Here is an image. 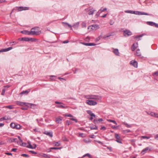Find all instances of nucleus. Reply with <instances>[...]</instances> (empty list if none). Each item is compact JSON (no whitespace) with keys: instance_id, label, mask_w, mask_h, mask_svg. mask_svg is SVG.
Masks as SVG:
<instances>
[{"instance_id":"nucleus-1","label":"nucleus","mask_w":158,"mask_h":158,"mask_svg":"<svg viewBox=\"0 0 158 158\" xmlns=\"http://www.w3.org/2000/svg\"><path fill=\"white\" fill-rule=\"evenodd\" d=\"M85 98L88 99H92L97 100H99L101 99V98L100 96L94 95H85Z\"/></svg>"},{"instance_id":"nucleus-2","label":"nucleus","mask_w":158,"mask_h":158,"mask_svg":"<svg viewBox=\"0 0 158 158\" xmlns=\"http://www.w3.org/2000/svg\"><path fill=\"white\" fill-rule=\"evenodd\" d=\"M39 27H36L31 28V30L30 33L31 35H38L40 34V32L38 31Z\"/></svg>"},{"instance_id":"nucleus-3","label":"nucleus","mask_w":158,"mask_h":158,"mask_svg":"<svg viewBox=\"0 0 158 158\" xmlns=\"http://www.w3.org/2000/svg\"><path fill=\"white\" fill-rule=\"evenodd\" d=\"M18 40L20 41H34L36 39L32 38L22 37L19 38Z\"/></svg>"},{"instance_id":"nucleus-4","label":"nucleus","mask_w":158,"mask_h":158,"mask_svg":"<svg viewBox=\"0 0 158 158\" xmlns=\"http://www.w3.org/2000/svg\"><path fill=\"white\" fill-rule=\"evenodd\" d=\"M86 103L90 106H95L97 104V102L92 100H87L86 101Z\"/></svg>"},{"instance_id":"nucleus-5","label":"nucleus","mask_w":158,"mask_h":158,"mask_svg":"<svg viewBox=\"0 0 158 158\" xmlns=\"http://www.w3.org/2000/svg\"><path fill=\"white\" fill-rule=\"evenodd\" d=\"M99 27L96 24H94L92 26H89L88 27V29H90L89 31H91L92 30H96L97 29H98Z\"/></svg>"},{"instance_id":"nucleus-6","label":"nucleus","mask_w":158,"mask_h":158,"mask_svg":"<svg viewBox=\"0 0 158 158\" xmlns=\"http://www.w3.org/2000/svg\"><path fill=\"white\" fill-rule=\"evenodd\" d=\"M55 103L56 104H59L56 105V107L57 108H65V107L63 105V103L61 102L58 101H56L55 102Z\"/></svg>"},{"instance_id":"nucleus-7","label":"nucleus","mask_w":158,"mask_h":158,"mask_svg":"<svg viewBox=\"0 0 158 158\" xmlns=\"http://www.w3.org/2000/svg\"><path fill=\"white\" fill-rule=\"evenodd\" d=\"M133 14H135L138 15H149L148 13H146L144 12H140L139 11H134Z\"/></svg>"},{"instance_id":"nucleus-8","label":"nucleus","mask_w":158,"mask_h":158,"mask_svg":"<svg viewBox=\"0 0 158 158\" xmlns=\"http://www.w3.org/2000/svg\"><path fill=\"white\" fill-rule=\"evenodd\" d=\"M124 35L125 36H130L132 35L131 32L128 30H126L124 31Z\"/></svg>"},{"instance_id":"nucleus-9","label":"nucleus","mask_w":158,"mask_h":158,"mask_svg":"<svg viewBox=\"0 0 158 158\" xmlns=\"http://www.w3.org/2000/svg\"><path fill=\"white\" fill-rule=\"evenodd\" d=\"M115 137L116 139V141L117 142L120 143H122L121 140L118 134H115Z\"/></svg>"},{"instance_id":"nucleus-10","label":"nucleus","mask_w":158,"mask_h":158,"mask_svg":"<svg viewBox=\"0 0 158 158\" xmlns=\"http://www.w3.org/2000/svg\"><path fill=\"white\" fill-rule=\"evenodd\" d=\"M96 10L93 8L90 9L88 11V14L89 15H92Z\"/></svg>"},{"instance_id":"nucleus-11","label":"nucleus","mask_w":158,"mask_h":158,"mask_svg":"<svg viewBox=\"0 0 158 158\" xmlns=\"http://www.w3.org/2000/svg\"><path fill=\"white\" fill-rule=\"evenodd\" d=\"M151 150V149L149 147H147L142 150L141 152L142 155H144L145 153L148 151H149Z\"/></svg>"},{"instance_id":"nucleus-12","label":"nucleus","mask_w":158,"mask_h":158,"mask_svg":"<svg viewBox=\"0 0 158 158\" xmlns=\"http://www.w3.org/2000/svg\"><path fill=\"white\" fill-rule=\"evenodd\" d=\"M130 64L135 68H137L138 66V63L137 62L134 60L131 61L130 62Z\"/></svg>"},{"instance_id":"nucleus-13","label":"nucleus","mask_w":158,"mask_h":158,"mask_svg":"<svg viewBox=\"0 0 158 158\" xmlns=\"http://www.w3.org/2000/svg\"><path fill=\"white\" fill-rule=\"evenodd\" d=\"M17 140V138H11L8 139L7 141L8 143H11L13 142H16V140Z\"/></svg>"},{"instance_id":"nucleus-14","label":"nucleus","mask_w":158,"mask_h":158,"mask_svg":"<svg viewBox=\"0 0 158 158\" xmlns=\"http://www.w3.org/2000/svg\"><path fill=\"white\" fill-rule=\"evenodd\" d=\"M138 47V44L137 43L133 44L132 46L131 50L132 51H134Z\"/></svg>"},{"instance_id":"nucleus-15","label":"nucleus","mask_w":158,"mask_h":158,"mask_svg":"<svg viewBox=\"0 0 158 158\" xmlns=\"http://www.w3.org/2000/svg\"><path fill=\"white\" fill-rule=\"evenodd\" d=\"M12 47H9L0 50V52H6L12 49Z\"/></svg>"},{"instance_id":"nucleus-16","label":"nucleus","mask_w":158,"mask_h":158,"mask_svg":"<svg viewBox=\"0 0 158 158\" xmlns=\"http://www.w3.org/2000/svg\"><path fill=\"white\" fill-rule=\"evenodd\" d=\"M44 134L49 136L51 137H52L53 136V132H49L45 131L44 132Z\"/></svg>"},{"instance_id":"nucleus-17","label":"nucleus","mask_w":158,"mask_h":158,"mask_svg":"<svg viewBox=\"0 0 158 158\" xmlns=\"http://www.w3.org/2000/svg\"><path fill=\"white\" fill-rule=\"evenodd\" d=\"M29 9V8L28 7H18V10L19 11H20L23 10H28Z\"/></svg>"},{"instance_id":"nucleus-18","label":"nucleus","mask_w":158,"mask_h":158,"mask_svg":"<svg viewBox=\"0 0 158 158\" xmlns=\"http://www.w3.org/2000/svg\"><path fill=\"white\" fill-rule=\"evenodd\" d=\"M147 114L152 116L154 117L155 118L157 117V114L154 113L153 112H148Z\"/></svg>"},{"instance_id":"nucleus-19","label":"nucleus","mask_w":158,"mask_h":158,"mask_svg":"<svg viewBox=\"0 0 158 158\" xmlns=\"http://www.w3.org/2000/svg\"><path fill=\"white\" fill-rule=\"evenodd\" d=\"M71 120L77 123V121L76 119L75 118V117H74L72 115L70 114V120ZM71 123V122L70 121V124Z\"/></svg>"},{"instance_id":"nucleus-20","label":"nucleus","mask_w":158,"mask_h":158,"mask_svg":"<svg viewBox=\"0 0 158 158\" xmlns=\"http://www.w3.org/2000/svg\"><path fill=\"white\" fill-rule=\"evenodd\" d=\"M107 10L106 8H105L103 9L102 10V9H100L98 10V12L97 13V14H96V15L98 16L102 12H103L106 10Z\"/></svg>"},{"instance_id":"nucleus-21","label":"nucleus","mask_w":158,"mask_h":158,"mask_svg":"<svg viewBox=\"0 0 158 158\" xmlns=\"http://www.w3.org/2000/svg\"><path fill=\"white\" fill-rule=\"evenodd\" d=\"M21 33L23 34H26V35H31V33H30V31H26V30H24V31H21Z\"/></svg>"},{"instance_id":"nucleus-22","label":"nucleus","mask_w":158,"mask_h":158,"mask_svg":"<svg viewBox=\"0 0 158 158\" xmlns=\"http://www.w3.org/2000/svg\"><path fill=\"white\" fill-rule=\"evenodd\" d=\"M87 112L91 117H94V118H95V115L92 113V112L91 110H87Z\"/></svg>"},{"instance_id":"nucleus-23","label":"nucleus","mask_w":158,"mask_h":158,"mask_svg":"<svg viewBox=\"0 0 158 158\" xmlns=\"http://www.w3.org/2000/svg\"><path fill=\"white\" fill-rule=\"evenodd\" d=\"M30 91V89H28L25 91H23L20 94H27Z\"/></svg>"},{"instance_id":"nucleus-24","label":"nucleus","mask_w":158,"mask_h":158,"mask_svg":"<svg viewBox=\"0 0 158 158\" xmlns=\"http://www.w3.org/2000/svg\"><path fill=\"white\" fill-rule=\"evenodd\" d=\"M143 35H140L138 36H136L134 37V39L138 41L141 40V38L142 37Z\"/></svg>"},{"instance_id":"nucleus-25","label":"nucleus","mask_w":158,"mask_h":158,"mask_svg":"<svg viewBox=\"0 0 158 158\" xmlns=\"http://www.w3.org/2000/svg\"><path fill=\"white\" fill-rule=\"evenodd\" d=\"M113 52L117 56L119 55V52L118 49H114Z\"/></svg>"},{"instance_id":"nucleus-26","label":"nucleus","mask_w":158,"mask_h":158,"mask_svg":"<svg viewBox=\"0 0 158 158\" xmlns=\"http://www.w3.org/2000/svg\"><path fill=\"white\" fill-rule=\"evenodd\" d=\"M24 102H21L16 101V103L17 105L22 106L24 105Z\"/></svg>"},{"instance_id":"nucleus-27","label":"nucleus","mask_w":158,"mask_h":158,"mask_svg":"<svg viewBox=\"0 0 158 158\" xmlns=\"http://www.w3.org/2000/svg\"><path fill=\"white\" fill-rule=\"evenodd\" d=\"M113 34V33H108L106 35H105L104 36H103V38H105L106 37H110V36L112 35Z\"/></svg>"},{"instance_id":"nucleus-28","label":"nucleus","mask_w":158,"mask_h":158,"mask_svg":"<svg viewBox=\"0 0 158 158\" xmlns=\"http://www.w3.org/2000/svg\"><path fill=\"white\" fill-rule=\"evenodd\" d=\"M135 54L137 56H140L141 52H140V50L139 49H137L136 51Z\"/></svg>"},{"instance_id":"nucleus-29","label":"nucleus","mask_w":158,"mask_h":158,"mask_svg":"<svg viewBox=\"0 0 158 158\" xmlns=\"http://www.w3.org/2000/svg\"><path fill=\"white\" fill-rule=\"evenodd\" d=\"M16 124L15 123H10V127L12 128L15 129V126H16Z\"/></svg>"},{"instance_id":"nucleus-30","label":"nucleus","mask_w":158,"mask_h":158,"mask_svg":"<svg viewBox=\"0 0 158 158\" xmlns=\"http://www.w3.org/2000/svg\"><path fill=\"white\" fill-rule=\"evenodd\" d=\"M83 141L86 143H88L91 142V140L89 139H85L83 140Z\"/></svg>"},{"instance_id":"nucleus-31","label":"nucleus","mask_w":158,"mask_h":158,"mask_svg":"<svg viewBox=\"0 0 158 158\" xmlns=\"http://www.w3.org/2000/svg\"><path fill=\"white\" fill-rule=\"evenodd\" d=\"M154 23L152 22H147V24L151 26H153Z\"/></svg>"},{"instance_id":"nucleus-32","label":"nucleus","mask_w":158,"mask_h":158,"mask_svg":"<svg viewBox=\"0 0 158 158\" xmlns=\"http://www.w3.org/2000/svg\"><path fill=\"white\" fill-rule=\"evenodd\" d=\"M62 119L60 118H57L56 119V122L58 123H60Z\"/></svg>"},{"instance_id":"nucleus-33","label":"nucleus","mask_w":158,"mask_h":158,"mask_svg":"<svg viewBox=\"0 0 158 158\" xmlns=\"http://www.w3.org/2000/svg\"><path fill=\"white\" fill-rule=\"evenodd\" d=\"M6 108L9 109H13L14 107L12 105H9L7 106H6Z\"/></svg>"},{"instance_id":"nucleus-34","label":"nucleus","mask_w":158,"mask_h":158,"mask_svg":"<svg viewBox=\"0 0 158 158\" xmlns=\"http://www.w3.org/2000/svg\"><path fill=\"white\" fill-rule=\"evenodd\" d=\"M98 121L99 122H101L103 121V119L102 118H100L98 119V120H94V123H96L97 122H98Z\"/></svg>"},{"instance_id":"nucleus-35","label":"nucleus","mask_w":158,"mask_h":158,"mask_svg":"<svg viewBox=\"0 0 158 158\" xmlns=\"http://www.w3.org/2000/svg\"><path fill=\"white\" fill-rule=\"evenodd\" d=\"M21 126L19 124H16V126H15V128L17 129H19L21 127Z\"/></svg>"},{"instance_id":"nucleus-36","label":"nucleus","mask_w":158,"mask_h":158,"mask_svg":"<svg viewBox=\"0 0 158 158\" xmlns=\"http://www.w3.org/2000/svg\"><path fill=\"white\" fill-rule=\"evenodd\" d=\"M81 26L82 27L86 28V23L84 22H82L81 23Z\"/></svg>"},{"instance_id":"nucleus-37","label":"nucleus","mask_w":158,"mask_h":158,"mask_svg":"<svg viewBox=\"0 0 158 158\" xmlns=\"http://www.w3.org/2000/svg\"><path fill=\"white\" fill-rule=\"evenodd\" d=\"M107 121L110 122H112L115 124H117V123L115 121L110 119H107Z\"/></svg>"},{"instance_id":"nucleus-38","label":"nucleus","mask_w":158,"mask_h":158,"mask_svg":"<svg viewBox=\"0 0 158 158\" xmlns=\"http://www.w3.org/2000/svg\"><path fill=\"white\" fill-rule=\"evenodd\" d=\"M8 120V118H6V117H4L0 118V121H2L4 120Z\"/></svg>"},{"instance_id":"nucleus-39","label":"nucleus","mask_w":158,"mask_h":158,"mask_svg":"<svg viewBox=\"0 0 158 158\" xmlns=\"http://www.w3.org/2000/svg\"><path fill=\"white\" fill-rule=\"evenodd\" d=\"M27 147L28 148H30L31 149H33V147L32 146V145L31 144V143L27 146Z\"/></svg>"},{"instance_id":"nucleus-40","label":"nucleus","mask_w":158,"mask_h":158,"mask_svg":"<svg viewBox=\"0 0 158 158\" xmlns=\"http://www.w3.org/2000/svg\"><path fill=\"white\" fill-rule=\"evenodd\" d=\"M21 156L26 157H28L29 156L28 155L26 154H22L21 155Z\"/></svg>"},{"instance_id":"nucleus-41","label":"nucleus","mask_w":158,"mask_h":158,"mask_svg":"<svg viewBox=\"0 0 158 158\" xmlns=\"http://www.w3.org/2000/svg\"><path fill=\"white\" fill-rule=\"evenodd\" d=\"M86 156H88L89 158H91V155L87 153L83 155V157H85Z\"/></svg>"},{"instance_id":"nucleus-42","label":"nucleus","mask_w":158,"mask_h":158,"mask_svg":"<svg viewBox=\"0 0 158 158\" xmlns=\"http://www.w3.org/2000/svg\"><path fill=\"white\" fill-rule=\"evenodd\" d=\"M42 156L44 157L47 158H50V157L48 155L45 154H43L42 155Z\"/></svg>"},{"instance_id":"nucleus-43","label":"nucleus","mask_w":158,"mask_h":158,"mask_svg":"<svg viewBox=\"0 0 158 158\" xmlns=\"http://www.w3.org/2000/svg\"><path fill=\"white\" fill-rule=\"evenodd\" d=\"M50 148L51 149H54V150H57L60 149L61 148H58V147H52Z\"/></svg>"},{"instance_id":"nucleus-44","label":"nucleus","mask_w":158,"mask_h":158,"mask_svg":"<svg viewBox=\"0 0 158 158\" xmlns=\"http://www.w3.org/2000/svg\"><path fill=\"white\" fill-rule=\"evenodd\" d=\"M85 44V45H86V46H90L94 45V43H86Z\"/></svg>"},{"instance_id":"nucleus-45","label":"nucleus","mask_w":158,"mask_h":158,"mask_svg":"<svg viewBox=\"0 0 158 158\" xmlns=\"http://www.w3.org/2000/svg\"><path fill=\"white\" fill-rule=\"evenodd\" d=\"M6 90L5 89H3L2 90L1 95H4L5 92Z\"/></svg>"},{"instance_id":"nucleus-46","label":"nucleus","mask_w":158,"mask_h":158,"mask_svg":"<svg viewBox=\"0 0 158 158\" xmlns=\"http://www.w3.org/2000/svg\"><path fill=\"white\" fill-rule=\"evenodd\" d=\"M141 138L143 139H148L150 138V137H149V136L147 137V136H141Z\"/></svg>"},{"instance_id":"nucleus-47","label":"nucleus","mask_w":158,"mask_h":158,"mask_svg":"<svg viewBox=\"0 0 158 158\" xmlns=\"http://www.w3.org/2000/svg\"><path fill=\"white\" fill-rule=\"evenodd\" d=\"M62 140L64 141H68V140L65 136H63L62 138Z\"/></svg>"},{"instance_id":"nucleus-48","label":"nucleus","mask_w":158,"mask_h":158,"mask_svg":"<svg viewBox=\"0 0 158 158\" xmlns=\"http://www.w3.org/2000/svg\"><path fill=\"white\" fill-rule=\"evenodd\" d=\"M134 11H131V10H126L125 11V12L126 13H130L131 14H133V12Z\"/></svg>"},{"instance_id":"nucleus-49","label":"nucleus","mask_w":158,"mask_h":158,"mask_svg":"<svg viewBox=\"0 0 158 158\" xmlns=\"http://www.w3.org/2000/svg\"><path fill=\"white\" fill-rule=\"evenodd\" d=\"M152 75L153 76H158V71L154 73H153Z\"/></svg>"},{"instance_id":"nucleus-50","label":"nucleus","mask_w":158,"mask_h":158,"mask_svg":"<svg viewBox=\"0 0 158 158\" xmlns=\"http://www.w3.org/2000/svg\"><path fill=\"white\" fill-rule=\"evenodd\" d=\"M28 104H30L31 105V106L32 105H34V104H29V103H26V102L24 103V105H25L26 106H27V107H28Z\"/></svg>"},{"instance_id":"nucleus-51","label":"nucleus","mask_w":158,"mask_h":158,"mask_svg":"<svg viewBox=\"0 0 158 158\" xmlns=\"http://www.w3.org/2000/svg\"><path fill=\"white\" fill-rule=\"evenodd\" d=\"M61 42L63 44L68 43L69 42V41L68 40H67L64 41H62Z\"/></svg>"},{"instance_id":"nucleus-52","label":"nucleus","mask_w":158,"mask_h":158,"mask_svg":"<svg viewBox=\"0 0 158 158\" xmlns=\"http://www.w3.org/2000/svg\"><path fill=\"white\" fill-rule=\"evenodd\" d=\"M55 145L56 146H59L60 145V143L59 142H57L55 143Z\"/></svg>"},{"instance_id":"nucleus-53","label":"nucleus","mask_w":158,"mask_h":158,"mask_svg":"<svg viewBox=\"0 0 158 158\" xmlns=\"http://www.w3.org/2000/svg\"><path fill=\"white\" fill-rule=\"evenodd\" d=\"M62 24L64 25L65 26V25H67L68 27H69V24L67 23H66L64 22H62Z\"/></svg>"},{"instance_id":"nucleus-54","label":"nucleus","mask_w":158,"mask_h":158,"mask_svg":"<svg viewBox=\"0 0 158 158\" xmlns=\"http://www.w3.org/2000/svg\"><path fill=\"white\" fill-rule=\"evenodd\" d=\"M58 79H60L61 81H63V80H64V81L65 80V79H64L63 78H61L60 77H58Z\"/></svg>"},{"instance_id":"nucleus-55","label":"nucleus","mask_w":158,"mask_h":158,"mask_svg":"<svg viewBox=\"0 0 158 158\" xmlns=\"http://www.w3.org/2000/svg\"><path fill=\"white\" fill-rule=\"evenodd\" d=\"M29 152H30L31 153H32L34 154H37L36 152H35L33 151H30Z\"/></svg>"},{"instance_id":"nucleus-56","label":"nucleus","mask_w":158,"mask_h":158,"mask_svg":"<svg viewBox=\"0 0 158 158\" xmlns=\"http://www.w3.org/2000/svg\"><path fill=\"white\" fill-rule=\"evenodd\" d=\"M26 145H27V143H23V142L22 143V145L23 146H24V147H27L26 146Z\"/></svg>"},{"instance_id":"nucleus-57","label":"nucleus","mask_w":158,"mask_h":158,"mask_svg":"<svg viewBox=\"0 0 158 158\" xmlns=\"http://www.w3.org/2000/svg\"><path fill=\"white\" fill-rule=\"evenodd\" d=\"M153 26H154L158 28V24L155 23Z\"/></svg>"},{"instance_id":"nucleus-58","label":"nucleus","mask_w":158,"mask_h":158,"mask_svg":"<svg viewBox=\"0 0 158 158\" xmlns=\"http://www.w3.org/2000/svg\"><path fill=\"white\" fill-rule=\"evenodd\" d=\"M5 154L7 155H11V156H12V154L11 153H9V152H6L5 153Z\"/></svg>"},{"instance_id":"nucleus-59","label":"nucleus","mask_w":158,"mask_h":158,"mask_svg":"<svg viewBox=\"0 0 158 158\" xmlns=\"http://www.w3.org/2000/svg\"><path fill=\"white\" fill-rule=\"evenodd\" d=\"M10 44L11 45H13V44H11L12 43H14L15 44H17L18 43L17 42H16L15 41H13L12 42H10Z\"/></svg>"},{"instance_id":"nucleus-60","label":"nucleus","mask_w":158,"mask_h":158,"mask_svg":"<svg viewBox=\"0 0 158 158\" xmlns=\"http://www.w3.org/2000/svg\"><path fill=\"white\" fill-rule=\"evenodd\" d=\"M101 130H105L106 129V128L103 126V127H102L101 128Z\"/></svg>"},{"instance_id":"nucleus-61","label":"nucleus","mask_w":158,"mask_h":158,"mask_svg":"<svg viewBox=\"0 0 158 158\" xmlns=\"http://www.w3.org/2000/svg\"><path fill=\"white\" fill-rule=\"evenodd\" d=\"M124 131L125 133H128V132H130V131L128 130H125Z\"/></svg>"},{"instance_id":"nucleus-62","label":"nucleus","mask_w":158,"mask_h":158,"mask_svg":"<svg viewBox=\"0 0 158 158\" xmlns=\"http://www.w3.org/2000/svg\"><path fill=\"white\" fill-rule=\"evenodd\" d=\"M17 150V148H12V151L14 152H15Z\"/></svg>"},{"instance_id":"nucleus-63","label":"nucleus","mask_w":158,"mask_h":158,"mask_svg":"<svg viewBox=\"0 0 158 158\" xmlns=\"http://www.w3.org/2000/svg\"><path fill=\"white\" fill-rule=\"evenodd\" d=\"M27 107H22L21 109L22 110H27Z\"/></svg>"},{"instance_id":"nucleus-64","label":"nucleus","mask_w":158,"mask_h":158,"mask_svg":"<svg viewBox=\"0 0 158 158\" xmlns=\"http://www.w3.org/2000/svg\"><path fill=\"white\" fill-rule=\"evenodd\" d=\"M107 148L109 149L110 151H112V148L111 147H107Z\"/></svg>"}]
</instances>
